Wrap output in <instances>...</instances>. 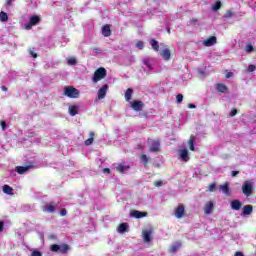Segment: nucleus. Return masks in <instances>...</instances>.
Returning <instances> with one entry per match:
<instances>
[{"instance_id": "nucleus-55", "label": "nucleus", "mask_w": 256, "mask_h": 256, "mask_svg": "<svg viewBox=\"0 0 256 256\" xmlns=\"http://www.w3.org/2000/svg\"><path fill=\"white\" fill-rule=\"evenodd\" d=\"M144 64H145L146 67H149V69H151V65H149V61L144 60Z\"/></svg>"}, {"instance_id": "nucleus-11", "label": "nucleus", "mask_w": 256, "mask_h": 256, "mask_svg": "<svg viewBox=\"0 0 256 256\" xmlns=\"http://www.w3.org/2000/svg\"><path fill=\"white\" fill-rule=\"evenodd\" d=\"M130 217H134L135 219H143V217H147V212L133 210L130 212Z\"/></svg>"}, {"instance_id": "nucleus-4", "label": "nucleus", "mask_w": 256, "mask_h": 256, "mask_svg": "<svg viewBox=\"0 0 256 256\" xmlns=\"http://www.w3.org/2000/svg\"><path fill=\"white\" fill-rule=\"evenodd\" d=\"M242 193L245 197H251V195H253V183H251V181H245L243 183Z\"/></svg>"}, {"instance_id": "nucleus-10", "label": "nucleus", "mask_w": 256, "mask_h": 256, "mask_svg": "<svg viewBox=\"0 0 256 256\" xmlns=\"http://www.w3.org/2000/svg\"><path fill=\"white\" fill-rule=\"evenodd\" d=\"M213 209H215L213 201H208L204 206L205 215H211V213H213Z\"/></svg>"}, {"instance_id": "nucleus-38", "label": "nucleus", "mask_w": 256, "mask_h": 256, "mask_svg": "<svg viewBox=\"0 0 256 256\" xmlns=\"http://www.w3.org/2000/svg\"><path fill=\"white\" fill-rule=\"evenodd\" d=\"M136 47L141 50L143 47H145V43L143 41H138L136 43Z\"/></svg>"}, {"instance_id": "nucleus-26", "label": "nucleus", "mask_w": 256, "mask_h": 256, "mask_svg": "<svg viewBox=\"0 0 256 256\" xmlns=\"http://www.w3.org/2000/svg\"><path fill=\"white\" fill-rule=\"evenodd\" d=\"M220 189L224 195H230L229 183L226 182L223 185H220Z\"/></svg>"}, {"instance_id": "nucleus-21", "label": "nucleus", "mask_w": 256, "mask_h": 256, "mask_svg": "<svg viewBox=\"0 0 256 256\" xmlns=\"http://www.w3.org/2000/svg\"><path fill=\"white\" fill-rule=\"evenodd\" d=\"M89 137L87 140H85L84 145L86 147H89V145H93V141H95V133L94 132H89Z\"/></svg>"}, {"instance_id": "nucleus-43", "label": "nucleus", "mask_w": 256, "mask_h": 256, "mask_svg": "<svg viewBox=\"0 0 256 256\" xmlns=\"http://www.w3.org/2000/svg\"><path fill=\"white\" fill-rule=\"evenodd\" d=\"M31 256H43V254L40 251L34 250Z\"/></svg>"}, {"instance_id": "nucleus-23", "label": "nucleus", "mask_w": 256, "mask_h": 256, "mask_svg": "<svg viewBox=\"0 0 256 256\" xmlns=\"http://www.w3.org/2000/svg\"><path fill=\"white\" fill-rule=\"evenodd\" d=\"M181 249V242H176L174 245L170 246L169 253H177Z\"/></svg>"}, {"instance_id": "nucleus-56", "label": "nucleus", "mask_w": 256, "mask_h": 256, "mask_svg": "<svg viewBox=\"0 0 256 256\" xmlns=\"http://www.w3.org/2000/svg\"><path fill=\"white\" fill-rule=\"evenodd\" d=\"M1 89H2V91H8L7 86H2Z\"/></svg>"}, {"instance_id": "nucleus-22", "label": "nucleus", "mask_w": 256, "mask_h": 256, "mask_svg": "<svg viewBox=\"0 0 256 256\" xmlns=\"http://www.w3.org/2000/svg\"><path fill=\"white\" fill-rule=\"evenodd\" d=\"M129 229V224L127 223H121L118 227H117V231L118 233H125L127 232Z\"/></svg>"}, {"instance_id": "nucleus-58", "label": "nucleus", "mask_w": 256, "mask_h": 256, "mask_svg": "<svg viewBox=\"0 0 256 256\" xmlns=\"http://www.w3.org/2000/svg\"><path fill=\"white\" fill-rule=\"evenodd\" d=\"M168 33L171 34V29H168Z\"/></svg>"}, {"instance_id": "nucleus-33", "label": "nucleus", "mask_w": 256, "mask_h": 256, "mask_svg": "<svg viewBox=\"0 0 256 256\" xmlns=\"http://www.w3.org/2000/svg\"><path fill=\"white\" fill-rule=\"evenodd\" d=\"M143 237H144V241L146 243H149V241H151V231H145L143 233Z\"/></svg>"}, {"instance_id": "nucleus-36", "label": "nucleus", "mask_w": 256, "mask_h": 256, "mask_svg": "<svg viewBox=\"0 0 256 256\" xmlns=\"http://www.w3.org/2000/svg\"><path fill=\"white\" fill-rule=\"evenodd\" d=\"M67 63L68 65H77V59L69 57Z\"/></svg>"}, {"instance_id": "nucleus-30", "label": "nucleus", "mask_w": 256, "mask_h": 256, "mask_svg": "<svg viewBox=\"0 0 256 256\" xmlns=\"http://www.w3.org/2000/svg\"><path fill=\"white\" fill-rule=\"evenodd\" d=\"M150 45H151L153 51H159V42L157 40L151 39Z\"/></svg>"}, {"instance_id": "nucleus-34", "label": "nucleus", "mask_w": 256, "mask_h": 256, "mask_svg": "<svg viewBox=\"0 0 256 256\" xmlns=\"http://www.w3.org/2000/svg\"><path fill=\"white\" fill-rule=\"evenodd\" d=\"M221 6H222L221 2L217 0L215 4L212 6V11H215V12L219 11V9H221Z\"/></svg>"}, {"instance_id": "nucleus-28", "label": "nucleus", "mask_w": 256, "mask_h": 256, "mask_svg": "<svg viewBox=\"0 0 256 256\" xmlns=\"http://www.w3.org/2000/svg\"><path fill=\"white\" fill-rule=\"evenodd\" d=\"M216 91L219 93H227L228 88L225 86V84H217Z\"/></svg>"}, {"instance_id": "nucleus-20", "label": "nucleus", "mask_w": 256, "mask_h": 256, "mask_svg": "<svg viewBox=\"0 0 256 256\" xmlns=\"http://www.w3.org/2000/svg\"><path fill=\"white\" fill-rule=\"evenodd\" d=\"M253 213V205H245L242 208V214L245 215H251Z\"/></svg>"}, {"instance_id": "nucleus-45", "label": "nucleus", "mask_w": 256, "mask_h": 256, "mask_svg": "<svg viewBox=\"0 0 256 256\" xmlns=\"http://www.w3.org/2000/svg\"><path fill=\"white\" fill-rule=\"evenodd\" d=\"M0 125L3 129V131H5V129H7V123L5 121H0Z\"/></svg>"}, {"instance_id": "nucleus-52", "label": "nucleus", "mask_w": 256, "mask_h": 256, "mask_svg": "<svg viewBox=\"0 0 256 256\" xmlns=\"http://www.w3.org/2000/svg\"><path fill=\"white\" fill-rule=\"evenodd\" d=\"M197 106H195V104H188V108L189 109H196Z\"/></svg>"}, {"instance_id": "nucleus-8", "label": "nucleus", "mask_w": 256, "mask_h": 256, "mask_svg": "<svg viewBox=\"0 0 256 256\" xmlns=\"http://www.w3.org/2000/svg\"><path fill=\"white\" fill-rule=\"evenodd\" d=\"M230 207L233 211H239L241 207H243V202L237 199L232 200L230 202Z\"/></svg>"}, {"instance_id": "nucleus-46", "label": "nucleus", "mask_w": 256, "mask_h": 256, "mask_svg": "<svg viewBox=\"0 0 256 256\" xmlns=\"http://www.w3.org/2000/svg\"><path fill=\"white\" fill-rule=\"evenodd\" d=\"M60 215H61V217H65V215H67V209H65V208L61 209Z\"/></svg>"}, {"instance_id": "nucleus-47", "label": "nucleus", "mask_w": 256, "mask_h": 256, "mask_svg": "<svg viewBox=\"0 0 256 256\" xmlns=\"http://www.w3.org/2000/svg\"><path fill=\"white\" fill-rule=\"evenodd\" d=\"M3 229H5V224L3 221H0V233H3Z\"/></svg>"}, {"instance_id": "nucleus-57", "label": "nucleus", "mask_w": 256, "mask_h": 256, "mask_svg": "<svg viewBox=\"0 0 256 256\" xmlns=\"http://www.w3.org/2000/svg\"><path fill=\"white\" fill-rule=\"evenodd\" d=\"M93 51H94L95 53H101V50H100V49H97V48H95Z\"/></svg>"}, {"instance_id": "nucleus-42", "label": "nucleus", "mask_w": 256, "mask_h": 256, "mask_svg": "<svg viewBox=\"0 0 256 256\" xmlns=\"http://www.w3.org/2000/svg\"><path fill=\"white\" fill-rule=\"evenodd\" d=\"M154 185H155V187H163V181L158 180V181L154 182Z\"/></svg>"}, {"instance_id": "nucleus-7", "label": "nucleus", "mask_w": 256, "mask_h": 256, "mask_svg": "<svg viewBox=\"0 0 256 256\" xmlns=\"http://www.w3.org/2000/svg\"><path fill=\"white\" fill-rule=\"evenodd\" d=\"M217 44V37L210 36L208 39L203 41L204 47H213V45Z\"/></svg>"}, {"instance_id": "nucleus-15", "label": "nucleus", "mask_w": 256, "mask_h": 256, "mask_svg": "<svg viewBox=\"0 0 256 256\" xmlns=\"http://www.w3.org/2000/svg\"><path fill=\"white\" fill-rule=\"evenodd\" d=\"M160 55L164 61H169L171 59V50L169 48H166L160 52Z\"/></svg>"}, {"instance_id": "nucleus-3", "label": "nucleus", "mask_w": 256, "mask_h": 256, "mask_svg": "<svg viewBox=\"0 0 256 256\" xmlns=\"http://www.w3.org/2000/svg\"><path fill=\"white\" fill-rule=\"evenodd\" d=\"M50 251H52L53 253H62L63 255H65V253H68L69 251V246L67 244H53L50 246Z\"/></svg>"}, {"instance_id": "nucleus-31", "label": "nucleus", "mask_w": 256, "mask_h": 256, "mask_svg": "<svg viewBox=\"0 0 256 256\" xmlns=\"http://www.w3.org/2000/svg\"><path fill=\"white\" fill-rule=\"evenodd\" d=\"M0 21L2 23H7L9 21V16L7 15L6 12H3V11L0 12Z\"/></svg>"}, {"instance_id": "nucleus-1", "label": "nucleus", "mask_w": 256, "mask_h": 256, "mask_svg": "<svg viewBox=\"0 0 256 256\" xmlns=\"http://www.w3.org/2000/svg\"><path fill=\"white\" fill-rule=\"evenodd\" d=\"M64 95L69 97V99H79L80 92L73 86H66L64 88Z\"/></svg>"}, {"instance_id": "nucleus-37", "label": "nucleus", "mask_w": 256, "mask_h": 256, "mask_svg": "<svg viewBox=\"0 0 256 256\" xmlns=\"http://www.w3.org/2000/svg\"><path fill=\"white\" fill-rule=\"evenodd\" d=\"M255 69H256V66L253 65V64H250V65L248 66V68H247V72H248V73H253V71H255Z\"/></svg>"}, {"instance_id": "nucleus-19", "label": "nucleus", "mask_w": 256, "mask_h": 256, "mask_svg": "<svg viewBox=\"0 0 256 256\" xmlns=\"http://www.w3.org/2000/svg\"><path fill=\"white\" fill-rule=\"evenodd\" d=\"M69 114L71 115V117H75V115H77V113H79V106L77 105H71L68 108Z\"/></svg>"}, {"instance_id": "nucleus-54", "label": "nucleus", "mask_w": 256, "mask_h": 256, "mask_svg": "<svg viewBox=\"0 0 256 256\" xmlns=\"http://www.w3.org/2000/svg\"><path fill=\"white\" fill-rule=\"evenodd\" d=\"M234 256H245V255L243 254V252L238 251L234 254Z\"/></svg>"}, {"instance_id": "nucleus-16", "label": "nucleus", "mask_w": 256, "mask_h": 256, "mask_svg": "<svg viewBox=\"0 0 256 256\" xmlns=\"http://www.w3.org/2000/svg\"><path fill=\"white\" fill-rule=\"evenodd\" d=\"M128 169H131V166H129V165H124L123 163H119V164H117V166H116V171H117L118 173H125V172H127Z\"/></svg>"}, {"instance_id": "nucleus-14", "label": "nucleus", "mask_w": 256, "mask_h": 256, "mask_svg": "<svg viewBox=\"0 0 256 256\" xmlns=\"http://www.w3.org/2000/svg\"><path fill=\"white\" fill-rule=\"evenodd\" d=\"M31 165L28 166H17L15 168L16 173H18L19 175H23L24 173H27V171H29V169H31Z\"/></svg>"}, {"instance_id": "nucleus-40", "label": "nucleus", "mask_w": 256, "mask_h": 256, "mask_svg": "<svg viewBox=\"0 0 256 256\" xmlns=\"http://www.w3.org/2000/svg\"><path fill=\"white\" fill-rule=\"evenodd\" d=\"M34 49H35V48L29 49L28 52H29V54L31 55V57H33L34 59H37V53H35V52L33 51Z\"/></svg>"}, {"instance_id": "nucleus-49", "label": "nucleus", "mask_w": 256, "mask_h": 256, "mask_svg": "<svg viewBox=\"0 0 256 256\" xmlns=\"http://www.w3.org/2000/svg\"><path fill=\"white\" fill-rule=\"evenodd\" d=\"M226 79H231V77H233V72H228L225 75Z\"/></svg>"}, {"instance_id": "nucleus-9", "label": "nucleus", "mask_w": 256, "mask_h": 256, "mask_svg": "<svg viewBox=\"0 0 256 256\" xmlns=\"http://www.w3.org/2000/svg\"><path fill=\"white\" fill-rule=\"evenodd\" d=\"M109 89V85L105 84L98 90V99H105L107 95V91Z\"/></svg>"}, {"instance_id": "nucleus-44", "label": "nucleus", "mask_w": 256, "mask_h": 256, "mask_svg": "<svg viewBox=\"0 0 256 256\" xmlns=\"http://www.w3.org/2000/svg\"><path fill=\"white\" fill-rule=\"evenodd\" d=\"M238 111L237 109H232L231 112H230V117H235V115H237Z\"/></svg>"}, {"instance_id": "nucleus-39", "label": "nucleus", "mask_w": 256, "mask_h": 256, "mask_svg": "<svg viewBox=\"0 0 256 256\" xmlns=\"http://www.w3.org/2000/svg\"><path fill=\"white\" fill-rule=\"evenodd\" d=\"M215 187H216L215 183L209 184L208 191H210V193H213L215 191Z\"/></svg>"}, {"instance_id": "nucleus-12", "label": "nucleus", "mask_w": 256, "mask_h": 256, "mask_svg": "<svg viewBox=\"0 0 256 256\" xmlns=\"http://www.w3.org/2000/svg\"><path fill=\"white\" fill-rule=\"evenodd\" d=\"M131 107L134 111H143V107H145V104L143 101H133L131 103Z\"/></svg>"}, {"instance_id": "nucleus-35", "label": "nucleus", "mask_w": 256, "mask_h": 256, "mask_svg": "<svg viewBox=\"0 0 256 256\" xmlns=\"http://www.w3.org/2000/svg\"><path fill=\"white\" fill-rule=\"evenodd\" d=\"M231 17H233V11L231 10H227L224 14V18L225 19H231Z\"/></svg>"}, {"instance_id": "nucleus-24", "label": "nucleus", "mask_w": 256, "mask_h": 256, "mask_svg": "<svg viewBox=\"0 0 256 256\" xmlns=\"http://www.w3.org/2000/svg\"><path fill=\"white\" fill-rule=\"evenodd\" d=\"M44 211L46 213H55V204L53 203L46 204L44 207Z\"/></svg>"}, {"instance_id": "nucleus-5", "label": "nucleus", "mask_w": 256, "mask_h": 256, "mask_svg": "<svg viewBox=\"0 0 256 256\" xmlns=\"http://www.w3.org/2000/svg\"><path fill=\"white\" fill-rule=\"evenodd\" d=\"M39 23H41V17L34 15L30 17V20L28 23L24 24V27L27 31H29L30 29H32V27H34L35 25H39Z\"/></svg>"}, {"instance_id": "nucleus-25", "label": "nucleus", "mask_w": 256, "mask_h": 256, "mask_svg": "<svg viewBox=\"0 0 256 256\" xmlns=\"http://www.w3.org/2000/svg\"><path fill=\"white\" fill-rule=\"evenodd\" d=\"M124 97L126 101H131V98L133 97V88H128L124 93Z\"/></svg>"}, {"instance_id": "nucleus-6", "label": "nucleus", "mask_w": 256, "mask_h": 256, "mask_svg": "<svg viewBox=\"0 0 256 256\" xmlns=\"http://www.w3.org/2000/svg\"><path fill=\"white\" fill-rule=\"evenodd\" d=\"M174 215L175 217H177V219H182V217H184L185 215V206L183 204L178 205L174 212Z\"/></svg>"}, {"instance_id": "nucleus-53", "label": "nucleus", "mask_w": 256, "mask_h": 256, "mask_svg": "<svg viewBox=\"0 0 256 256\" xmlns=\"http://www.w3.org/2000/svg\"><path fill=\"white\" fill-rule=\"evenodd\" d=\"M239 175V171H232V177H237Z\"/></svg>"}, {"instance_id": "nucleus-17", "label": "nucleus", "mask_w": 256, "mask_h": 256, "mask_svg": "<svg viewBox=\"0 0 256 256\" xmlns=\"http://www.w3.org/2000/svg\"><path fill=\"white\" fill-rule=\"evenodd\" d=\"M161 149V142L154 141L152 145L150 146L151 153H157Z\"/></svg>"}, {"instance_id": "nucleus-29", "label": "nucleus", "mask_w": 256, "mask_h": 256, "mask_svg": "<svg viewBox=\"0 0 256 256\" xmlns=\"http://www.w3.org/2000/svg\"><path fill=\"white\" fill-rule=\"evenodd\" d=\"M2 189L6 195H13V188L11 186L5 184Z\"/></svg>"}, {"instance_id": "nucleus-48", "label": "nucleus", "mask_w": 256, "mask_h": 256, "mask_svg": "<svg viewBox=\"0 0 256 256\" xmlns=\"http://www.w3.org/2000/svg\"><path fill=\"white\" fill-rule=\"evenodd\" d=\"M255 50V48L253 47V45H248L247 46V51L249 52V53H251V51H254Z\"/></svg>"}, {"instance_id": "nucleus-41", "label": "nucleus", "mask_w": 256, "mask_h": 256, "mask_svg": "<svg viewBox=\"0 0 256 256\" xmlns=\"http://www.w3.org/2000/svg\"><path fill=\"white\" fill-rule=\"evenodd\" d=\"M177 103H183V94H178L176 96Z\"/></svg>"}, {"instance_id": "nucleus-13", "label": "nucleus", "mask_w": 256, "mask_h": 256, "mask_svg": "<svg viewBox=\"0 0 256 256\" xmlns=\"http://www.w3.org/2000/svg\"><path fill=\"white\" fill-rule=\"evenodd\" d=\"M180 159L185 163L189 161V151L187 150V148H183L180 150Z\"/></svg>"}, {"instance_id": "nucleus-27", "label": "nucleus", "mask_w": 256, "mask_h": 256, "mask_svg": "<svg viewBox=\"0 0 256 256\" xmlns=\"http://www.w3.org/2000/svg\"><path fill=\"white\" fill-rule=\"evenodd\" d=\"M188 145H189L190 151H195V137L193 135L190 136L188 140Z\"/></svg>"}, {"instance_id": "nucleus-32", "label": "nucleus", "mask_w": 256, "mask_h": 256, "mask_svg": "<svg viewBox=\"0 0 256 256\" xmlns=\"http://www.w3.org/2000/svg\"><path fill=\"white\" fill-rule=\"evenodd\" d=\"M140 160L142 161L144 167H147V165H149V158L147 157V155L142 154L140 156Z\"/></svg>"}, {"instance_id": "nucleus-51", "label": "nucleus", "mask_w": 256, "mask_h": 256, "mask_svg": "<svg viewBox=\"0 0 256 256\" xmlns=\"http://www.w3.org/2000/svg\"><path fill=\"white\" fill-rule=\"evenodd\" d=\"M103 173H108V175L111 173V169L109 168H104Z\"/></svg>"}, {"instance_id": "nucleus-50", "label": "nucleus", "mask_w": 256, "mask_h": 256, "mask_svg": "<svg viewBox=\"0 0 256 256\" xmlns=\"http://www.w3.org/2000/svg\"><path fill=\"white\" fill-rule=\"evenodd\" d=\"M13 1H15V0H7V1H6V5H7L8 7H10V5L13 4Z\"/></svg>"}, {"instance_id": "nucleus-18", "label": "nucleus", "mask_w": 256, "mask_h": 256, "mask_svg": "<svg viewBox=\"0 0 256 256\" xmlns=\"http://www.w3.org/2000/svg\"><path fill=\"white\" fill-rule=\"evenodd\" d=\"M102 35L104 37H111V26H109L108 24H105L102 27Z\"/></svg>"}, {"instance_id": "nucleus-2", "label": "nucleus", "mask_w": 256, "mask_h": 256, "mask_svg": "<svg viewBox=\"0 0 256 256\" xmlns=\"http://www.w3.org/2000/svg\"><path fill=\"white\" fill-rule=\"evenodd\" d=\"M107 77V70L103 67L98 68L92 77L93 83H99L102 79Z\"/></svg>"}]
</instances>
